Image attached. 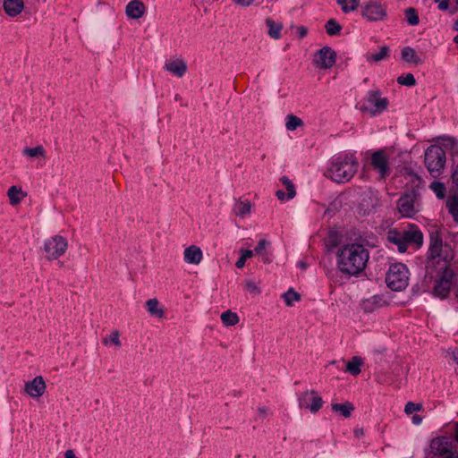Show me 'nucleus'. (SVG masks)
<instances>
[{
	"label": "nucleus",
	"instance_id": "473e14b6",
	"mask_svg": "<svg viewBox=\"0 0 458 458\" xmlns=\"http://www.w3.org/2000/svg\"><path fill=\"white\" fill-rule=\"evenodd\" d=\"M336 3L341 5L342 11L345 13L355 11L360 5V0H336Z\"/></svg>",
	"mask_w": 458,
	"mask_h": 458
},
{
	"label": "nucleus",
	"instance_id": "4be33fe9",
	"mask_svg": "<svg viewBox=\"0 0 458 458\" xmlns=\"http://www.w3.org/2000/svg\"><path fill=\"white\" fill-rule=\"evenodd\" d=\"M403 233L406 245L408 243H413L417 246L422 245L423 234L417 227L412 226L411 229L404 231Z\"/></svg>",
	"mask_w": 458,
	"mask_h": 458
},
{
	"label": "nucleus",
	"instance_id": "c756f323",
	"mask_svg": "<svg viewBox=\"0 0 458 458\" xmlns=\"http://www.w3.org/2000/svg\"><path fill=\"white\" fill-rule=\"evenodd\" d=\"M221 320L226 327L234 326L239 322V317L231 310H226L221 314Z\"/></svg>",
	"mask_w": 458,
	"mask_h": 458
},
{
	"label": "nucleus",
	"instance_id": "393cba45",
	"mask_svg": "<svg viewBox=\"0 0 458 458\" xmlns=\"http://www.w3.org/2000/svg\"><path fill=\"white\" fill-rule=\"evenodd\" d=\"M363 364L362 359L359 356H354L346 364V371L352 376H357L360 373V367Z\"/></svg>",
	"mask_w": 458,
	"mask_h": 458
},
{
	"label": "nucleus",
	"instance_id": "e433bc0d",
	"mask_svg": "<svg viewBox=\"0 0 458 458\" xmlns=\"http://www.w3.org/2000/svg\"><path fill=\"white\" fill-rule=\"evenodd\" d=\"M302 124V120L296 115L291 114L286 117L285 126L288 131H294Z\"/></svg>",
	"mask_w": 458,
	"mask_h": 458
},
{
	"label": "nucleus",
	"instance_id": "dca6fc26",
	"mask_svg": "<svg viewBox=\"0 0 458 458\" xmlns=\"http://www.w3.org/2000/svg\"><path fill=\"white\" fill-rule=\"evenodd\" d=\"M46 383L41 376L25 383L24 391L31 397L37 398L45 393Z\"/></svg>",
	"mask_w": 458,
	"mask_h": 458
},
{
	"label": "nucleus",
	"instance_id": "f03ea898",
	"mask_svg": "<svg viewBox=\"0 0 458 458\" xmlns=\"http://www.w3.org/2000/svg\"><path fill=\"white\" fill-rule=\"evenodd\" d=\"M359 163L352 153H343L334 157L327 171V176L337 183L349 182L356 174Z\"/></svg>",
	"mask_w": 458,
	"mask_h": 458
},
{
	"label": "nucleus",
	"instance_id": "72a5a7b5",
	"mask_svg": "<svg viewBox=\"0 0 458 458\" xmlns=\"http://www.w3.org/2000/svg\"><path fill=\"white\" fill-rule=\"evenodd\" d=\"M404 15H405L406 21L408 22L409 25L416 26L419 24L420 18H419L418 13L415 8L409 7V8L405 9Z\"/></svg>",
	"mask_w": 458,
	"mask_h": 458
},
{
	"label": "nucleus",
	"instance_id": "864d4df0",
	"mask_svg": "<svg viewBox=\"0 0 458 458\" xmlns=\"http://www.w3.org/2000/svg\"><path fill=\"white\" fill-rule=\"evenodd\" d=\"M64 458H78V457H76L74 452L70 449V450L65 451Z\"/></svg>",
	"mask_w": 458,
	"mask_h": 458
},
{
	"label": "nucleus",
	"instance_id": "2f4dec72",
	"mask_svg": "<svg viewBox=\"0 0 458 458\" xmlns=\"http://www.w3.org/2000/svg\"><path fill=\"white\" fill-rule=\"evenodd\" d=\"M381 299L378 296H373L362 302V310L366 313L373 312L377 307H379Z\"/></svg>",
	"mask_w": 458,
	"mask_h": 458
},
{
	"label": "nucleus",
	"instance_id": "a211bd4d",
	"mask_svg": "<svg viewBox=\"0 0 458 458\" xmlns=\"http://www.w3.org/2000/svg\"><path fill=\"white\" fill-rule=\"evenodd\" d=\"M145 6L140 0L131 1L125 8L126 15L131 19H140L144 14Z\"/></svg>",
	"mask_w": 458,
	"mask_h": 458
},
{
	"label": "nucleus",
	"instance_id": "bb28decb",
	"mask_svg": "<svg viewBox=\"0 0 458 458\" xmlns=\"http://www.w3.org/2000/svg\"><path fill=\"white\" fill-rule=\"evenodd\" d=\"M445 205L448 212L452 215L454 221L458 223V194L449 197Z\"/></svg>",
	"mask_w": 458,
	"mask_h": 458
},
{
	"label": "nucleus",
	"instance_id": "9d476101",
	"mask_svg": "<svg viewBox=\"0 0 458 458\" xmlns=\"http://www.w3.org/2000/svg\"><path fill=\"white\" fill-rule=\"evenodd\" d=\"M419 195L418 190L411 189L399 199L397 208L402 216L411 217L417 213L415 201Z\"/></svg>",
	"mask_w": 458,
	"mask_h": 458
},
{
	"label": "nucleus",
	"instance_id": "6e6d98bb",
	"mask_svg": "<svg viewBox=\"0 0 458 458\" xmlns=\"http://www.w3.org/2000/svg\"><path fill=\"white\" fill-rule=\"evenodd\" d=\"M452 179H453L454 183L458 185V167L453 173Z\"/></svg>",
	"mask_w": 458,
	"mask_h": 458
},
{
	"label": "nucleus",
	"instance_id": "0e129e2a",
	"mask_svg": "<svg viewBox=\"0 0 458 458\" xmlns=\"http://www.w3.org/2000/svg\"><path fill=\"white\" fill-rule=\"evenodd\" d=\"M454 42L458 45V34L454 38Z\"/></svg>",
	"mask_w": 458,
	"mask_h": 458
},
{
	"label": "nucleus",
	"instance_id": "c85d7f7f",
	"mask_svg": "<svg viewBox=\"0 0 458 458\" xmlns=\"http://www.w3.org/2000/svg\"><path fill=\"white\" fill-rule=\"evenodd\" d=\"M353 405L346 402L344 403H332V410L335 412H340L344 418H349L351 416L352 411H353Z\"/></svg>",
	"mask_w": 458,
	"mask_h": 458
},
{
	"label": "nucleus",
	"instance_id": "58836bf2",
	"mask_svg": "<svg viewBox=\"0 0 458 458\" xmlns=\"http://www.w3.org/2000/svg\"><path fill=\"white\" fill-rule=\"evenodd\" d=\"M281 182L285 186L287 190V199H292L295 197L296 191L295 187L292 181L287 176H282L280 179Z\"/></svg>",
	"mask_w": 458,
	"mask_h": 458
},
{
	"label": "nucleus",
	"instance_id": "c9c22d12",
	"mask_svg": "<svg viewBox=\"0 0 458 458\" xmlns=\"http://www.w3.org/2000/svg\"><path fill=\"white\" fill-rule=\"evenodd\" d=\"M326 31L329 36H335L340 33L342 30V26L339 22H337L335 19H330L327 21Z\"/></svg>",
	"mask_w": 458,
	"mask_h": 458
},
{
	"label": "nucleus",
	"instance_id": "f3484780",
	"mask_svg": "<svg viewBox=\"0 0 458 458\" xmlns=\"http://www.w3.org/2000/svg\"><path fill=\"white\" fill-rule=\"evenodd\" d=\"M164 68L179 78L187 72V64L182 59L169 60L165 64Z\"/></svg>",
	"mask_w": 458,
	"mask_h": 458
},
{
	"label": "nucleus",
	"instance_id": "a878e982",
	"mask_svg": "<svg viewBox=\"0 0 458 458\" xmlns=\"http://www.w3.org/2000/svg\"><path fill=\"white\" fill-rule=\"evenodd\" d=\"M266 24L268 28L267 33L268 35L274 38L278 39L281 37L282 24L275 22L272 19L267 18L266 20Z\"/></svg>",
	"mask_w": 458,
	"mask_h": 458
},
{
	"label": "nucleus",
	"instance_id": "ea45409f",
	"mask_svg": "<svg viewBox=\"0 0 458 458\" xmlns=\"http://www.w3.org/2000/svg\"><path fill=\"white\" fill-rule=\"evenodd\" d=\"M283 298L286 305L292 306L294 301H298L301 299V296L298 293H296L293 289L291 288L283 294Z\"/></svg>",
	"mask_w": 458,
	"mask_h": 458
},
{
	"label": "nucleus",
	"instance_id": "13d9d810",
	"mask_svg": "<svg viewBox=\"0 0 458 458\" xmlns=\"http://www.w3.org/2000/svg\"><path fill=\"white\" fill-rule=\"evenodd\" d=\"M261 255H262V261L264 263H270L271 262V259H270V258L268 257V255L267 253H263Z\"/></svg>",
	"mask_w": 458,
	"mask_h": 458
},
{
	"label": "nucleus",
	"instance_id": "2eb2a0df",
	"mask_svg": "<svg viewBox=\"0 0 458 458\" xmlns=\"http://www.w3.org/2000/svg\"><path fill=\"white\" fill-rule=\"evenodd\" d=\"M336 60V53L329 47L320 48L315 55L314 63L320 69L331 68Z\"/></svg>",
	"mask_w": 458,
	"mask_h": 458
},
{
	"label": "nucleus",
	"instance_id": "09e8293b",
	"mask_svg": "<svg viewBox=\"0 0 458 458\" xmlns=\"http://www.w3.org/2000/svg\"><path fill=\"white\" fill-rule=\"evenodd\" d=\"M444 141H445L444 146L445 148H447V147L454 148L457 145L456 140L452 137L445 138Z\"/></svg>",
	"mask_w": 458,
	"mask_h": 458
},
{
	"label": "nucleus",
	"instance_id": "4468645a",
	"mask_svg": "<svg viewBox=\"0 0 458 458\" xmlns=\"http://www.w3.org/2000/svg\"><path fill=\"white\" fill-rule=\"evenodd\" d=\"M362 16L369 21H382L386 16V10L380 2L369 1L363 6Z\"/></svg>",
	"mask_w": 458,
	"mask_h": 458
},
{
	"label": "nucleus",
	"instance_id": "f257e3e1",
	"mask_svg": "<svg viewBox=\"0 0 458 458\" xmlns=\"http://www.w3.org/2000/svg\"><path fill=\"white\" fill-rule=\"evenodd\" d=\"M369 259V250L360 243H346L336 252V265L344 275L359 276L367 266Z\"/></svg>",
	"mask_w": 458,
	"mask_h": 458
},
{
	"label": "nucleus",
	"instance_id": "5701e85b",
	"mask_svg": "<svg viewBox=\"0 0 458 458\" xmlns=\"http://www.w3.org/2000/svg\"><path fill=\"white\" fill-rule=\"evenodd\" d=\"M402 58L404 62L413 64L415 65L423 63V59L416 54L414 48L406 47L402 50Z\"/></svg>",
	"mask_w": 458,
	"mask_h": 458
},
{
	"label": "nucleus",
	"instance_id": "423d86ee",
	"mask_svg": "<svg viewBox=\"0 0 458 458\" xmlns=\"http://www.w3.org/2000/svg\"><path fill=\"white\" fill-rule=\"evenodd\" d=\"M438 270L441 274L434 286V293L439 298H445L451 288L454 272L448 268L446 261L438 262Z\"/></svg>",
	"mask_w": 458,
	"mask_h": 458
},
{
	"label": "nucleus",
	"instance_id": "4c0bfd02",
	"mask_svg": "<svg viewBox=\"0 0 458 458\" xmlns=\"http://www.w3.org/2000/svg\"><path fill=\"white\" fill-rule=\"evenodd\" d=\"M22 152L25 156L30 157H45V149L42 146H37L35 148H25Z\"/></svg>",
	"mask_w": 458,
	"mask_h": 458
},
{
	"label": "nucleus",
	"instance_id": "20e7f679",
	"mask_svg": "<svg viewBox=\"0 0 458 458\" xmlns=\"http://www.w3.org/2000/svg\"><path fill=\"white\" fill-rule=\"evenodd\" d=\"M358 106L360 112L375 116L386 109L388 100L386 98H381L379 90H369L366 98Z\"/></svg>",
	"mask_w": 458,
	"mask_h": 458
},
{
	"label": "nucleus",
	"instance_id": "37998d69",
	"mask_svg": "<svg viewBox=\"0 0 458 458\" xmlns=\"http://www.w3.org/2000/svg\"><path fill=\"white\" fill-rule=\"evenodd\" d=\"M252 256H253V250H242V256L236 261V264H235L236 267L238 268L243 267L245 265L246 259L251 258Z\"/></svg>",
	"mask_w": 458,
	"mask_h": 458
},
{
	"label": "nucleus",
	"instance_id": "c03bdc74",
	"mask_svg": "<svg viewBox=\"0 0 458 458\" xmlns=\"http://www.w3.org/2000/svg\"><path fill=\"white\" fill-rule=\"evenodd\" d=\"M423 409V405L420 403H412V402H408L406 404H405V407H404V411L406 414H411L413 413L414 411H420Z\"/></svg>",
	"mask_w": 458,
	"mask_h": 458
},
{
	"label": "nucleus",
	"instance_id": "7c9ffc66",
	"mask_svg": "<svg viewBox=\"0 0 458 458\" xmlns=\"http://www.w3.org/2000/svg\"><path fill=\"white\" fill-rule=\"evenodd\" d=\"M389 54V47L386 46L380 47L379 52L376 54H371L367 56V60L369 62H380L386 59Z\"/></svg>",
	"mask_w": 458,
	"mask_h": 458
},
{
	"label": "nucleus",
	"instance_id": "6ab92c4d",
	"mask_svg": "<svg viewBox=\"0 0 458 458\" xmlns=\"http://www.w3.org/2000/svg\"><path fill=\"white\" fill-rule=\"evenodd\" d=\"M3 7L7 15L15 17L23 10L24 2L23 0H4Z\"/></svg>",
	"mask_w": 458,
	"mask_h": 458
},
{
	"label": "nucleus",
	"instance_id": "ddd939ff",
	"mask_svg": "<svg viewBox=\"0 0 458 458\" xmlns=\"http://www.w3.org/2000/svg\"><path fill=\"white\" fill-rule=\"evenodd\" d=\"M372 168L379 174L380 178H386L389 173L388 157L385 149H378L371 155Z\"/></svg>",
	"mask_w": 458,
	"mask_h": 458
},
{
	"label": "nucleus",
	"instance_id": "a19ab883",
	"mask_svg": "<svg viewBox=\"0 0 458 458\" xmlns=\"http://www.w3.org/2000/svg\"><path fill=\"white\" fill-rule=\"evenodd\" d=\"M397 82L401 85L412 87L416 84V80L411 73H407L397 78Z\"/></svg>",
	"mask_w": 458,
	"mask_h": 458
},
{
	"label": "nucleus",
	"instance_id": "39448f33",
	"mask_svg": "<svg viewBox=\"0 0 458 458\" xmlns=\"http://www.w3.org/2000/svg\"><path fill=\"white\" fill-rule=\"evenodd\" d=\"M445 160V152L439 146H429L425 151V165L433 177L440 175Z\"/></svg>",
	"mask_w": 458,
	"mask_h": 458
},
{
	"label": "nucleus",
	"instance_id": "8fccbe9b",
	"mask_svg": "<svg viewBox=\"0 0 458 458\" xmlns=\"http://www.w3.org/2000/svg\"><path fill=\"white\" fill-rule=\"evenodd\" d=\"M233 2L238 5L247 7L250 6L254 2V0H233Z\"/></svg>",
	"mask_w": 458,
	"mask_h": 458
},
{
	"label": "nucleus",
	"instance_id": "5fc2aeb1",
	"mask_svg": "<svg viewBox=\"0 0 458 458\" xmlns=\"http://www.w3.org/2000/svg\"><path fill=\"white\" fill-rule=\"evenodd\" d=\"M411 420L415 425H420L422 421V418L420 415H414Z\"/></svg>",
	"mask_w": 458,
	"mask_h": 458
},
{
	"label": "nucleus",
	"instance_id": "a18cd8bd",
	"mask_svg": "<svg viewBox=\"0 0 458 458\" xmlns=\"http://www.w3.org/2000/svg\"><path fill=\"white\" fill-rule=\"evenodd\" d=\"M270 245V242H267V240L265 239H261L258 245L256 246V248L254 249L253 250V253L255 252L256 254H263V250L267 248V246H269Z\"/></svg>",
	"mask_w": 458,
	"mask_h": 458
},
{
	"label": "nucleus",
	"instance_id": "0eeeda50",
	"mask_svg": "<svg viewBox=\"0 0 458 458\" xmlns=\"http://www.w3.org/2000/svg\"><path fill=\"white\" fill-rule=\"evenodd\" d=\"M432 454L441 458H458L455 444L446 437L434 438L430 443Z\"/></svg>",
	"mask_w": 458,
	"mask_h": 458
},
{
	"label": "nucleus",
	"instance_id": "680f3d73",
	"mask_svg": "<svg viewBox=\"0 0 458 458\" xmlns=\"http://www.w3.org/2000/svg\"><path fill=\"white\" fill-rule=\"evenodd\" d=\"M453 30L458 31V20L454 22Z\"/></svg>",
	"mask_w": 458,
	"mask_h": 458
},
{
	"label": "nucleus",
	"instance_id": "6e6552de",
	"mask_svg": "<svg viewBox=\"0 0 458 458\" xmlns=\"http://www.w3.org/2000/svg\"><path fill=\"white\" fill-rule=\"evenodd\" d=\"M443 247V241L439 235L430 237V245L428 249V257L426 263L427 275L433 277L432 270L438 262L445 261L441 259V251Z\"/></svg>",
	"mask_w": 458,
	"mask_h": 458
},
{
	"label": "nucleus",
	"instance_id": "f704fd0d",
	"mask_svg": "<svg viewBox=\"0 0 458 458\" xmlns=\"http://www.w3.org/2000/svg\"><path fill=\"white\" fill-rule=\"evenodd\" d=\"M22 193L21 189L17 186H11L8 190L7 195L10 199V203L15 206L21 202L20 195Z\"/></svg>",
	"mask_w": 458,
	"mask_h": 458
},
{
	"label": "nucleus",
	"instance_id": "1a4fd4ad",
	"mask_svg": "<svg viewBox=\"0 0 458 458\" xmlns=\"http://www.w3.org/2000/svg\"><path fill=\"white\" fill-rule=\"evenodd\" d=\"M68 247L66 239L61 235H55L46 240L44 244V250L47 253V259H57L64 255Z\"/></svg>",
	"mask_w": 458,
	"mask_h": 458
},
{
	"label": "nucleus",
	"instance_id": "79ce46f5",
	"mask_svg": "<svg viewBox=\"0 0 458 458\" xmlns=\"http://www.w3.org/2000/svg\"><path fill=\"white\" fill-rule=\"evenodd\" d=\"M429 187L436 193V196L438 199H444L445 191L444 183L440 182H433Z\"/></svg>",
	"mask_w": 458,
	"mask_h": 458
},
{
	"label": "nucleus",
	"instance_id": "9b49d317",
	"mask_svg": "<svg viewBox=\"0 0 458 458\" xmlns=\"http://www.w3.org/2000/svg\"><path fill=\"white\" fill-rule=\"evenodd\" d=\"M300 408L309 409L311 413H316L323 405L322 398L314 390L305 391L299 395Z\"/></svg>",
	"mask_w": 458,
	"mask_h": 458
},
{
	"label": "nucleus",
	"instance_id": "603ef678",
	"mask_svg": "<svg viewBox=\"0 0 458 458\" xmlns=\"http://www.w3.org/2000/svg\"><path fill=\"white\" fill-rule=\"evenodd\" d=\"M276 197L278 199L280 200H284V199H287V194L282 191V190H278L276 193Z\"/></svg>",
	"mask_w": 458,
	"mask_h": 458
},
{
	"label": "nucleus",
	"instance_id": "f8f14e48",
	"mask_svg": "<svg viewBox=\"0 0 458 458\" xmlns=\"http://www.w3.org/2000/svg\"><path fill=\"white\" fill-rule=\"evenodd\" d=\"M379 199L377 191L371 188L366 189L360 194V199L359 202V209L362 214L368 215L374 211L376 207L378 205Z\"/></svg>",
	"mask_w": 458,
	"mask_h": 458
},
{
	"label": "nucleus",
	"instance_id": "de8ad7c7",
	"mask_svg": "<svg viewBox=\"0 0 458 458\" xmlns=\"http://www.w3.org/2000/svg\"><path fill=\"white\" fill-rule=\"evenodd\" d=\"M246 289L252 293H259V289H258V286L256 285L255 282L253 281H248L246 282Z\"/></svg>",
	"mask_w": 458,
	"mask_h": 458
},
{
	"label": "nucleus",
	"instance_id": "7ed1b4c3",
	"mask_svg": "<svg viewBox=\"0 0 458 458\" xmlns=\"http://www.w3.org/2000/svg\"><path fill=\"white\" fill-rule=\"evenodd\" d=\"M409 271L403 263L392 264L386 273V282L387 286L393 291L404 290L409 282Z\"/></svg>",
	"mask_w": 458,
	"mask_h": 458
},
{
	"label": "nucleus",
	"instance_id": "052dcab7",
	"mask_svg": "<svg viewBox=\"0 0 458 458\" xmlns=\"http://www.w3.org/2000/svg\"><path fill=\"white\" fill-rule=\"evenodd\" d=\"M455 440L458 443V422L455 423Z\"/></svg>",
	"mask_w": 458,
	"mask_h": 458
},
{
	"label": "nucleus",
	"instance_id": "cd10ccee",
	"mask_svg": "<svg viewBox=\"0 0 458 458\" xmlns=\"http://www.w3.org/2000/svg\"><path fill=\"white\" fill-rule=\"evenodd\" d=\"M147 310L150 315L163 318L164 317V310L159 308V302L157 299H149L146 302Z\"/></svg>",
	"mask_w": 458,
	"mask_h": 458
},
{
	"label": "nucleus",
	"instance_id": "3c124183",
	"mask_svg": "<svg viewBox=\"0 0 458 458\" xmlns=\"http://www.w3.org/2000/svg\"><path fill=\"white\" fill-rule=\"evenodd\" d=\"M297 32H298V35L301 38L306 37L307 33H308V30L306 27L304 26H300V27H297Z\"/></svg>",
	"mask_w": 458,
	"mask_h": 458
},
{
	"label": "nucleus",
	"instance_id": "49530a36",
	"mask_svg": "<svg viewBox=\"0 0 458 458\" xmlns=\"http://www.w3.org/2000/svg\"><path fill=\"white\" fill-rule=\"evenodd\" d=\"M109 341H110V342H112L114 345H116V346H120V345H121V341H120V339H119V333H118L117 331H114V332L110 335V336H109V338H108V339H107V338H106V339L104 340V343L106 344Z\"/></svg>",
	"mask_w": 458,
	"mask_h": 458
},
{
	"label": "nucleus",
	"instance_id": "412c9836",
	"mask_svg": "<svg viewBox=\"0 0 458 458\" xmlns=\"http://www.w3.org/2000/svg\"><path fill=\"white\" fill-rule=\"evenodd\" d=\"M201 259L202 251L199 247L191 245L184 250V261L186 263L198 265Z\"/></svg>",
	"mask_w": 458,
	"mask_h": 458
},
{
	"label": "nucleus",
	"instance_id": "b1692460",
	"mask_svg": "<svg viewBox=\"0 0 458 458\" xmlns=\"http://www.w3.org/2000/svg\"><path fill=\"white\" fill-rule=\"evenodd\" d=\"M251 205L249 200H237L233 206V211L235 216L243 217L250 213Z\"/></svg>",
	"mask_w": 458,
	"mask_h": 458
},
{
	"label": "nucleus",
	"instance_id": "e2e57ef3",
	"mask_svg": "<svg viewBox=\"0 0 458 458\" xmlns=\"http://www.w3.org/2000/svg\"><path fill=\"white\" fill-rule=\"evenodd\" d=\"M454 360L458 364V352L457 353H454Z\"/></svg>",
	"mask_w": 458,
	"mask_h": 458
},
{
	"label": "nucleus",
	"instance_id": "4d7b16f0",
	"mask_svg": "<svg viewBox=\"0 0 458 458\" xmlns=\"http://www.w3.org/2000/svg\"><path fill=\"white\" fill-rule=\"evenodd\" d=\"M258 411L261 417H265L267 415L268 410L266 407H260V408H259Z\"/></svg>",
	"mask_w": 458,
	"mask_h": 458
},
{
	"label": "nucleus",
	"instance_id": "bf43d9fd",
	"mask_svg": "<svg viewBox=\"0 0 458 458\" xmlns=\"http://www.w3.org/2000/svg\"><path fill=\"white\" fill-rule=\"evenodd\" d=\"M298 267H301V269H305L307 268L308 265L305 261H299Z\"/></svg>",
	"mask_w": 458,
	"mask_h": 458
},
{
	"label": "nucleus",
	"instance_id": "aec40b11",
	"mask_svg": "<svg viewBox=\"0 0 458 458\" xmlns=\"http://www.w3.org/2000/svg\"><path fill=\"white\" fill-rule=\"evenodd\" d=\"M387 241L396 245L399 252L403 253L406 251L407 246L403 233L395 229L390 230L387 233Z\"/></svg>",
	"mask_w": 458,
	"mask_h": 458
}]
</instances>
